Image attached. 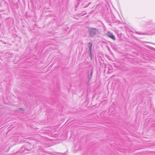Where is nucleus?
<instances>
[{
	"label": "nucleus",
	"instance_id": "obj_7",
	"mask_svg": "<svg viewBox=\"0 0 155 155\" xmlns=\"http://www.w3.org/2000/svg\"><path fill=\"white\" fill-rule=\"evenodd\" d=\"M109 68H111V67H109Z\"/></svg>",
	"mask_w": 155,
	"mask_h": 155
},
{
	"label": "nucleus",
	"instance_id": "obj_4",
	"mask_svg": "<svg viewBox=\"0 0 155 155\" xmlns=\"http://www.w3.org/2000/svg\"><path fill=\"white\" fill-rule=\"evenodd\" d=\"M19 111L21 113H23L24 111V110L22 108H19Z\"/></svg>",
	"mask_w": 155,
	"mask_h": 155
},
{
	"label": "nucleus",
	"instance_id": "obj_6",
	"mask_svg": "<svg viewBox=\"0 0 155 155\" xmlns=\"http://www.w3.org/2000/svg\"><path fill=\"white\" fill-rule=\"evenodd\" d=\"M136 33L139 34V35H142L143 33L140 32H136Z\"/></svg>",
	"mask_w": 155,
	"mask_h": 155
},
{
	"label": "nucleus",
	"instance_id": "obj_2",
	"mask_svg": "<svg viewBox=\"0 0 155 155\" xmlns=\"http://www.w3.org/2000/svg\"><path fill=\"white\" fill-rule=\"evenodd\" d=\"M88 48H89L88 51L90 53V56H91V58H92V54H91V49L92 46V44L91 42H89L88 43Z\"/></svg>",
	"mask_w": 155,
	"mask_h": 155
},
{
	"label": "nucleus",
	"instance_id": "obj_3",
	"mask_svg": "<svg viewBox=\"0 0 155 155\" xmlns=\"http://www.w3.org/2000/svg\"><path fill=\"white\" fill-rule=\"evenodd\" d=\"M107 35L108 37L110 38L113 40H115V37L114 35H113V34H112L110 32H108L107 33Z\"/></svg>",
	"mask_w": 155,
	"mask_h": 155
},
{
	"label": "nucleus",
	"instance_id": "obj_5",
	"mask_svg": "<svg viewBox=\"0 0 155 155\" xmlns=\"http://www.w3.org/2000/svg\"><path fill=\"white\" fill-rule=\"evenodd\" d=\"M148 24L149 25H150V24L153 25V22L152 21H150L148 23Z\"/></svg>",
	"mask_w": 155,
	"mask_h": 155
},
{
	"label": "nucleus",
	"instance_id": "obj_1",
	"mask_svg": "<svg viewBox=\"0 0 155 155\" xmlns=\"http://www.w3.org/2000/svg\"><path fill=\"white\" fill-rule=\"evenodd\" d=\"M88 32L89 36L91 37H94L98 33V31L96 28L91 27L89 28Z\"/></svg>",
	"mask_w": 155,
	"mask_h": 155
}]
</instances>
